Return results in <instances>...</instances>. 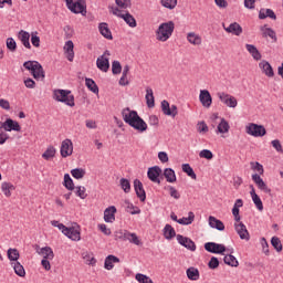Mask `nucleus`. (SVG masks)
I'll use <instances>...</instances> for the list:
<instances>
[{
  "instance_id": "f257e3e1",
  "label": "nucleus",
  "mask_w": 283,
  "mask_h": 283,
  "mask_svg": "<svg viewBox=\"0 0 283 283\" xmlns=\"http://www.w3.org/2000/svg\"><path fill=\"white\" fill-rule=\"evenodd\" d=\"M122 117L129 127H133L139 134H143L147 129V123L138 116V112L132 111L129 107L122 111Z\"/></svg>"
},
{
  "instance_id": "f03ea898",
  "label": "nucleus",
  "mask_w": 283,
  "mask_h": 283,
  "mask_svg": "<svg viewBox=\"0 0 283 283\" xmlns=\"http://www.w3.org/2000/svg\"><path fill=\"white\" fill-rule=\"evenodd\" d=\"M174 30H176V24L174 23V21L161 23L156 30L157 41H161V43H165V41H169V39H171V34H174Z\"/></svg>"
},
{
  "instance_id": "7ed1b4c3",
  "label": "nucleus",
  "mask_w": 283,
  "mask_h": 283,
  "mask_svg": "<svg viewBox=\"0 0 283 283\" xmlns=\"http://www.w3.org/2000/svg\"><path fill=\"white\" fill-rule=\"evenodd\" d=\"M52 227H56L66 238L73 240L74 242H78L81 240V228L77 226L67 228L65 224L60 223L56 220L51 221Z\"/></svg>"
},
{
  "instance_id": "20e7f679",
  "label": "nucleus",
  "mask_w": 283,
  "mask_h": 283,
  "mask_svg": "<svg viewBox=\"0 0 283 283\" xmlns=\"http://www.w3.org/2000/svg\"><path fill=\"white\" fill-rule=\"evenodd\" d=\"M23 67L30 72L35 81L45 80V71L43 70V65H41V63L38 61H27L23 63Z\"/></svg>"
},
{
  "instance_id": "39448f33",
  "label": "nucleus",
  "mask_w": 283,
  "mask_h": 283,
  "mask_svg": "<svg viewBox=\"0 0 283 283\" xmlns=\"http://www.w3.org/2000/svg\"><path fill=\"white\" fill-rule=\"evenodd\" d=\"M23 67L30 72L35 81L45 80V71L43 70V65H41V63L38 61H27L23 63Z\"/></svg>"
},
{
  "instance_id": "423d86ee",
  "label": "nucleus",
  "mask_w": 283,
  "mask_h": 283,
  "mask_svg": "<svg viewBox=\"0 0 283 283\" xmlns=\"http://www.w3.org/2000/svg\"><path fill=\"white\" fill-rule=\"evenodd\" d=\"M53 98L57 101V103H64L69 107H74V95H72V91L67 90H55L53 93Z\"/></svg>"
},
{
  "instance_id": "0eeeda50",
  "label": "nucleus",
  "mask_w": 283,
  "mask_h": 283,
  "mask_svg": "<svg viewBox=\"0 0 283 283\" xmlns=\"http://www.w3.org/2000/svg\"><path fill=\"white\" fill-rule=\"evenodd\" d=\"M245 133L254 138H262V136H266V128L262 125L250 123L245 126Z\"/></svg>"
},
{
  "instance_id": "6e6552de",
  "label": "nucleus",
  "mask_w": 283,
  "mask_h": 283,
  "mask_svg": "<svg viewBox=\"0 0 283 283\" xmlns=\"http://www.w3.org/2000/svg\"><path fill=\"white\" fill-rule=\"evenodd\" d=\"M111 12L115 17L123 19L129 28H136V25H138V23L136 22V18H134V15H132V13L129 12L122 13L120 9L118 8H111Z\"/></svg>"
},
{
  "instance_id": "1a4fd4ad",
  "label": "nucleus",
  "mask_w": 283,
  "mask_h": 283,
  "mask_svg": "<svg viewBox=\"0 0 283 283\" xmlns=\"http://www.w3.org/2000/svg\"><path fill=\"white\" fill-rule=\"evenodd\" d=\"M66 8H69L73 14H87V6H85V2H78L74 0H65Z\"/></svg>"
},
{
  "instance_id": "9d476101",
  "label": "nucleus",
  "mask_w": 283,
  "mask_h": 283,
  "mask_svg": "<svg viewBox=\"0 0 283 283\" xmlns=\"http://www.w3.org/2000/svg\"><path fill=\"white\" fill-rule=\"evenodd\" d=\"M217 96L219 101H221V103L226 105V107H230L232 109H235V107H238V98H235V96L224 92L217 93Z\"/></svg>"
},
{
  "instance_id": "9b49d317",
  "label": "nucleus",
  "mask_w": 283,
  "mask_h": 283,
  "mask_svg": "<svg viewBox=\"0 0 283 283\" xmlns=\"http://www.w3.org/2000/svg\"><path fill=\"white\" fill-rule=\"evenodd\" d=\"M60 154L62 158H67L74 154V144L72 143V139L66 138L62 142Z\"/></svg>"
},
{
  "instance_id": "f8f14e48",
  "label": "nucleus",
  "mask_w": 283,
  "mask_h": 283,
  "mask_svg": "<svg viewBox=\"0 0 283 283\" xmlns=\"http://www.w3.org/2000/svg\"><path fill=\"white\" fill-rule=\"evenodd\" d=\"M109 51L106 50L103 55L97 57L96 66L101 70V72L109 71Z\"/></svg>"
},
{
  "instance_id": "ddd939ff",
  "label": "nucleus",
  "mask_w": 283,
  "mask_h": 283,
  "mask_svg": "<svg viewBox=\"0 0 283 283\" xmlns=\"http://www.w3.org/2000/svg\"><path fill=\"white\" fill-rule=\"evenodd\" d=\"M161 112L165 116H171V118H176L178 116V106L169 105L167 99L161 102Z\"/></svg>"
},
{
  "instance_id": "4468645a",
  "label": "nucleus",
  "mask_w": 283,
  "mask_h": 283,
  "mask_svg": "<svg viewBox=\"0 0 283 283\" xmlns=\"http://www.w3.org/2000/svg\"><path fill=\"white\" fill-rule=\"evenodd\" d=\"M234 229L241 240H247V242L251 240V235L249 234V230H247V226L244 223H242L241 221H237L234 223Z\"/></svg>"
},
{
  "instance_id": "2eb2a0df",
  "label": "nucleus",
  "mask_w": 283,
  "mask_h": 283,
  "mask_svg": "<svg viewBox=\"0 0 283 283\" xmlns=\"http://www.w3.org/2000/svg\"><path fill=\"white\" fill-rule=\"evenodd\" d=\"M205 249L208 251V253H217V254H222L224 253V251H227V247H224V244H220L216 242L205 243Z\"/></svg>"
},
{
  "instance_id": "dca6fc26",
  "label": "nucleus",
  "mask_w": 283,
  "mask_h": 283,
  "mask_svg": "<svg viewBox=\"0 0 283 283\" xmlns=\"http://www.w3.org/2000/svg\"><path fill=\"white\" fill-rule=\"evenodd\" d=\"M222 28L226 32H228V34H233L234 36H240L243 32L242 25H240L238 22H232L228 27L223 23Z\"/></svg>"
},
{
  "instance_id": "f3484780",
  "label": "nucleus",
  "mask_w": 283,
  "mask_h": 283,
  "mask_svg": "<svg viewBox=\"0 0 283 283\" xmlns=\"http://www.w3.org/2000/svg\"><path fill=\"white\" fill-rule=\"evenodd\" d=\"M199 101L202 107H206L207 109H209V107H211L213 103V97H211V93H209V91L201 90L199 94Z\"/></svg>"
},
{
  "instance_id": "a211bd4d",
  "label": "nucleus",
  "mask_w": 283,
  "mask_h": 283,
  "mask_svg": "<svg viewBox=\"0 0 283 283\" xmlns=\"http://www.w3.org/2000/svg\"><path fill=\"white\" fill-rule=\"evenodd\" d=\"M163 174V169L158 166L150 167L148 169L147 176L151 182H157L160 185V175Z\"/></svg>"
},
{
  "instance_id": "6ab92c4d",
  "label": "nucleus",
  "mask_w": 283,
  "mask_h": 283,
  "mask_svg": "<svg viewBox=\"0 0 283 283\" xmlns=\"http://www.w3.org/2000/svg\"><path fill=\"white\" fill-rule=\"evenodd\" d=\"M252 180L256 185L258 189H260L264 193L271 195V188H269V186H266V182H264V179H262V177H260V175H258V174L252 175Z\"/></svg>"
},
{
  "instance_id": "aec40b11",
  "label": "nucleus",
  "mask_w": 283,
  "mask_h": 283,
  "mask_svg": "<svg viewBox=\"0 0 283 283\" xmlns=\"http://www.w3.org/2000/svg\"><path fill=\"white\" fill-rule=\"evenodd\" d=\"M177 242L185 247V249H188V251H196V242L187 237L177 234Z\"/></svg>"
},
{
  "instance_id": "412c9836",
  "label": "nucleus",
  "mask_w": 283,
  "mask_h": 283,
  "mask_svg": "<svg viewBox=\"0 0 283 283\" xmlns=\"http://www.w3.org/2000/svg\"><path fill=\"white\" fill-rule=\"evenodd\" d=\"M134 189L137 198H139L142 202H145V200H147V195L145 188H143V182L139 179L134 180Z\"/></svg>"
},
{
  "instance_id": "4be33fe9",
  "label": "nucleus",
  "mask_w": 283,
  "mask_h": 283,
  "mask_svg": "<svg viewBox=\"0 0 283 283\" xmlns=\"http://www.w3.org/2000/svg\"><path fill=\"white\" fill-rule=\"evenodd\" d=\"M260 70H262L263 74L268 76V78H273L275 76V72L273 71V66L266 60H263L259 63Z\"/></svg>"
},
{
  "instance_id": "5701e85b",
  "label": "nucleus",
  "mask_w": 283,
  "mask_h": 283,
  "mask_svg": "<svg viewBox=\"0 0 283 283\" xmlns=\"http://www.w3.org/2000/svg\"><path fill=\"white\" fill-rule=\"evenodd\" d=\"M4 132H21V125L12 118H7L4 122Z\"/></svg>"
},
{
  "instance_id": "b1692460",
  "label": "nucleus",
  "mask_w": 283,
  "mask_h": 283,
  "mask_svg": "<svg viewBox=\"0 0 283 283\" xmlns=\"http://www.w3.org/2000/svg\"><path fill=\"white\" fill-rule=\"evenodd\" d=\"M116 220V208L114 206H109L104 210V221L112 223Z\"/></svg>"
},
{
  "instance_id": "393cba45",
  "label": "nucleus",
  "mask_w": 283,
  "mask_h": 283,
  "mask_svg": "<svg viewBox=\"0 0 283 283\" xmlns=\"http://www.w3.org/2000/svg\"><path fill=\"white\" fill-rule=\"evenodd\" d=\"M64 54L67 61H70L71 63L72 61H74V42H72V40L65 42Z\"/></svg>"
},
{
  "instance_id": "a878e982",
  "label": "nucleus",
  "mask_w": 283,
  "mask_h": 283,
  "mask_svg": "<svg viewBox=\"0 0 283 283\" xmlns=\"http://www.w3.org/2000/svg\"><path fill=\"white\" fill-rule=\"evenodd\" d=\"M18 39L21 41L22 45L27 48V50H31L32 45L30 44V33L28 31H19Z\"/></svg>"
},
{
  "instance_id": "bb28decb",
  "label": "nucleus",
  "mask_w": 283,
  "mask_h": 283,
  "mask_svg": "<svg viewBox=\"0 0 283 283\" xmlns=\"http://www.w3.org/2000/svg\"><path fill=\"white\" fill-rule=\"evenodd\" d=\"M251 191H250V196L252 198V201L254 202L256 209L259 211H264V205L262 203V199H260V196H258V193H255V188L253 186H250Z\"/></svg>"
},
{
  "instance_id": "cd10ccee",
  "label": "nucleus",
  "mask_w": 283,
  "mask_h": 283,
  "mask_svg": "<svg viewBox=\"0 0 283 283\" xmlns=\"http://www.w3.org/2000/svg\"><path fill=\"white\" fill-rule=\"evenodd\" d=\"M98 30L104 39H107L108 41H112V39H114V36L112 35V30H109V27L106 22L99 23Z\"/></svg>"
},
{
  "instance_id": "c85d7f7f",
  "label": "nucleus",
  "mask_w": 283,
  "mask_h": 283,
  "mask_svg": "<svg viewBox=\"0 0 283 283\" xmlns=\"http://www.w3.org/2000/svg\"><path fill=\"white\" fill-rule=\"evenodd\" d=\"M187 41L190 45H202V36L196 32H188Z\"/></svg>"
},
{
  "instance_id": "c756f323",
  "label": "nucleus",
  "mask_w": 283,
  "mask_h": 283,
  "mask_svg": "<svg viewBox=\"0 0 283 283\" xmlns=\"http://www.w3.org/2000/svg\"><path fill=\"white\" fill-rule=\"evenodd\" d=\"M209 222V227H211V229H217V231H224V223L222 221H220V219L210 216L208 219Z\"/></svg>"
},
{
  "instance_id": "7c9ffc66",
  "label": "nucleus",
  "mask_w": 283,
  "mask_h": 283,
  "mask_svg": "<svg viewBox=\"0 0 283 283\" xmlns=\"http://www.w3.org/2000/svg\"><path fill=\"white\" fill-rule=\"evenodd\" d=\"M15 189L17 187H14L10 181H4L1 184V191L6 198H10L12 196V191Z\"/></svg>"
},
{
  "instance_id": "2f4dec72",
  "label": "nucleus",
  "mask_w": 283,
  "mask_h": 283,
  "mask_svg": "<svg viewBox=\"0 0 283 283\" xmlns=\"http://www.w3.org/2000/svg\"><path fill=\"white\" fill-rule=\"evenodd\" d=\"M260 30L262 32V36L263 39H268V36L270 39H272V41H274V43L277 41V35L275 34V31L271 28H266V25L260 27Z\"/></svg>"
},
{
  "instance_id": "473e14b6",
  "label": "nucleus",
  "mask_w": 283,
  "mask_h": 283,
  "mask_svg": "<svg viewBox=\"0 0 283 283\" xmlns=\"http://www.w3.org/2000/svg\"><path fill=\"white\" fill-rule=\"evenodd\" d=\"M118 262H120V259H118L115 255L109 254L105 259L104 269H106V271H112V269H114V264H118Z\"/></svg>"
},
{
  "instance_id": "72a5a7b5",
  "label": "nucleus",
  "mask_w": 283,
  "mask_h": 283,
  "mask_svg": "<svg viewBox=\"0 0 283 283\" xmlns=\"http://www.w3.org/2000/svg\"><path fill=\"white\" fill-rule=\"evenodd\" d=\"M186 274L188 280H191L192 282H197V280H200V271L198 268L190 266L186 270Z\"/></svg>"
},
{
  "instance_id": "f704fd0d",
  "label": "nucleus",
  "mask_w": 283,
  "mask_h": 283,
  "mask_svg": "<svg viewBox=\"0 0 283 283\" xmlns=\"http://www.w3.org/2000/svg\"><path fill=\"white\" fill-rule=\"evenodd\" d=\"M245 49L249 52V54H251L252 59H254V61H261L262 53H260V51L258 50V48L255 45L245 44Z\"/></svg>"
},
{
  "instance_id": "c9c22d12",
  "label": "nucleus",
  "mask_w": 283,
  "mask_h": 283,
  "mask_svg": "<svg viewBox=\"0 0 283 283\" xmlns=\"http://www.w3.org/2000/svg\"><path fill=\"white\" fill-rule=\"evenodd\" d=\"M259 19H272L275 21L277 19V15H275V12L272 9H261L259 11Z\"/></svg>"
},
{
  "instance_id": "e433bc0d",
  "label": "nucleus",
  "mask_w": 283,
  "mask_h": 283,
  "mask_svg": "<svg viewBox=\"0 0 283 283\" xmlns=\"http://www.w3.org/2000/svg\"><path fill=\"white\" fill-rule=\"evenodd\" d=\"M146 105L149 107V109L156 107V101L154 98V90L151 87L146 88Z\"/></svg>"
},
{
  "instance_id": "4c0bfd02",
  "label": "nucleus",
  "mask_w": 283,
  "mask_h": 283,
  "mask_svg": "<svg viewBox=\"0 0 283 283\" xmlns=\"http://www.w3.org/2000/svg\"><path fill=\"white\" fill-rule=\"evenodd\" d=\"M229 129H231L229 122H227L224 118H221V122L217 126V132L219 134H229Z\"/></svg>"
},
{
  "instance_id": "58836bf2",
  "label": "nucleus",
  "mask_w": 283,
  "mask_h": 283,
  "mask_svg": "<svg viewBox=\"0 0 283 283\" xmlns=\"http://www.w3.org/2000/svg\"><path fill=\"white\" fill-rule=\"evenodd\" d=\"M124 205L127 213H130L132 216H137L138 213H140V208L134 206V203L129 202V200H125Z\"/></svg>"
},
{
  "instance_id": "ea45409f",
  "label": "nucleus",
  "mask_w": 283,
  "mask_h": 283,
  "mask_svg": "<svg viewBox=\"0 0 283 283\" xmlns=\"http://www.w3.org/2000/svg\"><path fill=\"white\" fill-rule=\"evenodd\" d=\"M164 238H166V240H174V238H176V230L174 229V227H171V224L165 226Z\"/></svg>"
},
{
  "instance_id": "a19ab883",
  "label": "nucleus",
  "mask_w": 283,
  "mask_h": 283,
  "mask_svg": "<svg viewBox=\"0 0 283 283\" xmlns=\"http://www.w3.org/2000/svg\"><path fill=\"white\" fill-rule=\"evenodd\" d=\"M39 253L43 256V260H54V251L50 247L42 248Z\"/></svg>"
},
{
  "instance_id": "79ce46f5",
  "label": "nucleus",
  "mask_w": 283,
  "mask_h": 283,
  "mask_svg": "<svg viewBox=\"0 0 283 283\" xmlns=\"http://www.w3.org/2000/svg\"><path fill=\"white\" fill-rule=\"evenodd\" d=\"M164 177L166 178L167 182H176V171L171 168H166L164 170Z\"/></svg>"
},
{
  "instance_id": "37998d69",
  "label": "nucleus",
  "mask_w": 283,
  "mask_h": 283,
  "mask_svg": "<svg viewBox=\"0 0 283 283\" xmlns=\"http://www.w3.org/2000/svg\"><path fill=\"white\" fill-rule=\"evenodd\" d=\"M11 264L13 266L15 275H19V277H25V269L22 266L20 262H14Z\"/></svg>"
},
{
  "instance_id": "c03bdc74",
  "label": "nucleus",
  "mask_w": 283,
  "mask_h": 283,
  "mask_svg": "<svg viewBox=\"0 0 283 283\" xmlns=\"http://www.w3.org/2000/svg\"><path fill=\"white\" fill-rule=\"evenodd\" d=\"M54 156H56V148H54V146H49L42 154V158H44V160H50L54 158Z\"/></svg>"
},
{
  "instance_id": "a18cd8bd",
  "label": "nucleus",
  "mask_w": 283,
  "mask_h": 283,
  "mask_svg": "<svg viewBox=\"0 0 283 283\" xmlns=\"http://www.w3.org/2000/svg\"><path fill=\"white\" fill-rule=\"evenodd\" d=\"M181 169L185 174H187V176H189V178H192V180H197L198 176L196 175L193 168H191L189 164H184L181 166Z\"/></svg>"
},
{
  "instance_id": "49530a36",
  "label": "nucleus",
  "mask_w": 283,
  "mask_h": 283,
  "mask_svg": "<svg viewBox=\"0 0 283 283\" xmlns=\"http://www.w3.org/2000/svg\"><path fill=\"white\" fill-rule=\"evenodd\" d=\"M85 85L91 92H93V94H98V85H96V82H94V80L86 77Z\"/></svg>"
},
{
  "instance_id": "de8ad7c7",
  "label": "nucleus",
  "mask_w": 283,
  "mask_h": 283,
  "mask_svg": "<svg viewBox=\"0 0 283 283\" xmlns=\"http://www.w3.org/2000/svg\"><path fill=\"white\" fill-rule=\"evenodd\" d=\"M224 264H228V266H239L240 263L238 262V259L233 256L232 254H228L223 258Z\"/></svg>"
},
{
  "instance_id": "09e8293b",
  "label": "nucleus",
  "mask_w": 283,
  "mask_h": 283,
  "mask_svg": "<svg viewBox=\"0 0 283 283\" xmlns=\"http://www.w3.org/2000/svg\"><path fill=\"white\" fill-rule=\"evenodd\" d=\"M10 262H19V250L10 248L7 252Z\"/></svg>"
},
{
  "instance_id": "8fccbe9b",
  "label": "nucleus",
  "mask_w": 283,
  "mask_h": 283,
  "mask_svg": "<svg viewBox=\"0 0 283 283\" xmlns=\"http://www.w3.org/2000/svg\"><path fill=\"white\" fill-rule=\"evenodd\" d=\"M250 167L252 171H258V176H263L264 175V166L260 164L259 161H251Z\"/></svg>"
},
{
  "instance_id": "3c124183",
  "label": "nucleus",
  "mask_w": 283,
  "mask_h": 283,
  "mask_svg": "<svg viewBox=\"0 0 283 283\" xmlns=\"http://www.w3.org/2000/svg\"><path fill=\"white\" fill-rule=\"evenodd\" d=\"M116 6L118 7V10H127V8H132V0H115ZM117 7H111V8H117Z\"/></svg>"
},
{
  "instance_id": "603ef678",
  "label": "nucleus",
  "mask_w": 283,
  "mask_h": 283,
  "mask_svg": "<svg viewBox=\"0 0 283 283\" xmlns=\"http://www.w3.org/2000/svg\"><path fill=\"white\" fill-rule=\"evenodd\" d=\"M64 187L69 191H74V180L70 177V174L64 175Z\"/></svg>"
},
{
  "instance_id": "864d4df0",
  "label": "nucleus",
  "mask_w": 283,
  "mask_h": 283,
  "mask_svg": "<svg viewBox=\"0 0 283 283\" xmlns=\"http://www.w3.org/2000/svg\"><path fill=\"white\" fill-rule=\"evenodd\" d=\"M271 244H272V247L275 249V251H276L277 253H282L283 247H282V241L280 240V238H277V237H272V239H271Z\"/></svg>"
},
{
  "instance_id": "5fc2aeb1",
  "label": "nucleus",
  "mask_w": 283,
  "mask_h": 283,
  "mask_svg": "<svg viewBox=\"0 0 283 283\" xmlns=\"http://www.w3.org/2000/svg\"><path fill=\"white\" fill-rule=\"evenodd\" d=\"M195 219H196V214H193V212H189L188 217H184L178 220V224H191Z\"/></svg>"
},
{
  "instance_id": "6e6d98bb",
  "label": "nucleus",
  "mask_w": 283,
  "mask_h": 283,
  "mask_svg": "<svg viewBox=\"0 0 283 283\" xmlns=\"http://www.w3.org/2000/svg\"><path fill=\"white\" fill-rule=\"evenodd\" d=\"M160 3L164 8L174 10L178 6V0H160Z\"/></svg>"
},
{
  "instance_id": "4d7b16f0",
  "label": "nucleus",
  "mask_w": 283,
  "mask_h": 283,
  "mask_svg": "<svg viewBox=\"0 0 283 283\" xmlns=\"http://www.w3.org/2000/svg\"><path fill=\"white\" fill-rule=\"evenodd\" d=\"M87 189H85V187L83 186H77L75 187V196H77V198H81V200H85V198H87Z\"/></svg>"
},
{
  "instance_id": "13d9d810",
  "label": "nucleus",
  "mask_w": 283,
  "mask_h": 283,
  "mask_svg": "<svg viewBox=\"0 0 283 283\" xmlns=\"http://www.w3.org/2000/svg\"><path fill=\"white\" fill-rule=\"evenodd\" d=\"M71 175L73 176V178H75L76 180H81L82 178H85V170L82 168H75L71 170Z\"/></svg>"
},
{
  "instance_id": "bf43d9fd",
  "label": "nucleus",
  "mask_w": 283,
  "mask_h": 283,
  "mask_svg": "<svg viewBox=\"0 0 283 283\" xmlns=\"http://www.w3.org/2000/svg\"><path fill=\"white\" fill-rule=\"evenodd\" d=\"M119 185L125 193H129V191H132V184L128 181V179L122 178L119 180Z\"/></svg>"
},
{
  "instance_id": "052dcab7",
  "label": "nucleus",
  "mask_w": 283,
  "mask_h": 283,
  "mask_svg": "<svg viewBox=\"0 0 283 283\" xmlns=\"http://www.w3.org/2000/svg\"><path fill=\"white\" fill-rule=\"evenodd\" d=\"M127 241L130 242V244H135L136 247H140V244H143V242H140V239L138 238V234L134 232H130Z\"/></svg>"
},
{
  "instance_id": "680f3d73",
  "label": "nucleus",
  "mask_w": 283,
  "mask_h": 283,
  "mask_svg": "<svg viewBox=\"0 0 283 283\" xmlns=\"http://www.w3.org/2000/svg\"><path fill=\"white\" fill-rule=\"evenodd\" d=\"M38 32L31 33V43L34 48H41V38H39Z\"/></svg>"
},
{
  "instance_id": "e2e57ef3",
  "label": "nucleus",
  "mask_w": 283,
  "mask_h": 283,
  "mask_svg": "<svg viewBox=\"0 0 283 283\" xmlns=\"http://www.w3.org/2000/svg\"><path fill=\"white\" fill-rule=\"evenodd\" d=\"M135 280L139 283H154L149 276L142 273L136 274Z\"/></svg>"
},
{
  "instance_id": "0e129e2a",
  "label": "nucleus",
  "mask_w": 283,
  "mask_h": 283,
  "mask_svg": "<svg viewBox=\"0 0 283 283\" xmlns=\"http://www.w3.org/2000/svg\"><path fill=\"white\" fill-rule=\"evenodd\" d=\"M123 72V66L120 65V62L113 61L112 63V73L113 74H120Z\"/></svg>"
},
{
  "instance_id": "69168bd1",
  "label": "nucleus",
  "mask_w": 283,
  "mask_h": 283,
  "mask_svg": "<svg viewBox=\"0 0 283 283\" xmlns=\"http://www.w3.org/2000/svg\"><path fill=\"white\" fill-rule=\"evenodd\" d=\"M7 49L10 52H17V41H14L12 38L7 39Z\"/></svg>"
},
{
  "instance_id": "338daca9",
  "label": "nucleus",
  "mask_w": 283,
  "mask_h": 283,
  "mask_svg": "<svg viewBox=\"0 0 283 283\" xmlns=\"http://www.w3.org/2000/svg\"><path fill=\"white\" fill-rule=\"evenodd\" d=\"M200 158H206L207 160H211L213 158V153L209 149H203L199 153Z\"/></svg>"
},
{
  "instance_id": "774afa93",
  "label": "nucleus",
  "mask_w": 283,
  "mask_h": 283,
  "mask_svg": "<svg viewBox=\"0 0 283 283\" xmlns=\"http://www.w3.org/2000/svg\"><path fill=\"white\" fill-rule=\"evenodd\" d=\"M132 232L127 231V230H120L119 232H117V238L119 240H123L124 242H127L129 235Z\"/></svg>"
}]
</instances>
